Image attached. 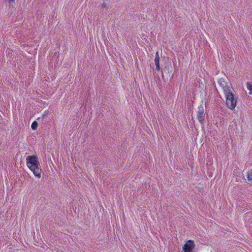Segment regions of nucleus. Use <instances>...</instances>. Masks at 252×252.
<instances>
[{
  "label": "nucleus",
  "mask_w": 252,
  "mask_h": 252,
  "mask_svg": "<svg viewBox=\"0 0 252 252\" xmlns=\"http://www.w3.org/2000/svg\"><path fill=\"white\" fill-rule=\"evenodd\" d=\"M195 246L193 241L189 240L183 248L184 252H192L193 249Z\"/></svg>",
  "instance_id": "4"
},
{
  "label": "nucleus",
  "mask_w": 252,
  "mask_h": 252,
  "mask_svg": "<svg viewBox=\"0 0 252 252\" xmlns=\"http://www.w3.org/2000/svg\"><path fill=\"white\" fill-rule=\"evenodd\" d=\"M27 166L38 178L41 177V169L39 168V162L36 156H29L26 158Z\"/></svg>",
  "instance_id": "1"
},
{
  "label": "nucleus",
  "mask_w": 252,
  "mask_h": 252,
  "mask_svg": "<svg viewBox=\"0 0 252 252\" xmlns=\"http://www.w3.org/2000/svg\"><path fill=\"white\" fill-rule=\"evenodd\" d=\"M197 117L199 122L201 124H203L204 121V108L201 105L198 107Z\"/></svg>",
  "instance_id": "5"
},
{
  "label": "nucleus",
  "mask_w": 252,
  "mask_h": 252,
  "mask_svg": "<svg viewBox=\"0 0 252 252\" xmlns=\"http://www.w3.org/2000/svg\"><path fill=\"white\" fill-rule=\"evenodd\" d=\"M247 88L249 90V94H252V82H248L247 83Z\"/></svg>",
  "instance_id": "7"
},
{
  "label": "nucleus",
  "mask_w": 252,
  "mask_h": 252,
  "mask_svg": "<svg viewBox=\"0 0 252 252\" xmlns=\"http://www.w3.org/2000/svg\"><path fill=\"white\" fill-rule=\"evenodd\" d=\"M9 1H12V2H14L15 1V0H9Z\"/></svg>",
  "instance_id": "10"
},
{
  "label": "nucleus",
  "mask_w": 252,
  "mask_h": 252,
  "mask_svg": "<svg viewBox=\"0 0 252 252\" xmlns=\"http://www.w3.org/2000/svg\"><path fill=\"white\" fill-rule=\"evenodd\" d=\"M218 83L223 90L224 94L228 93L231 91V85L227 79L220 78Z\"/></svg>",
  "instance_id": "3"
},
{
  "label": "nucleus",
  "mask_w": 252,
  "mask_h": 252,
  "mask_svg": "<svg viewBox=\"0 0 252 252\" xmlns=\"http://www.w3.org/2000/svg\"><path fill=\"white\" fill-rule=\"evenodd\" d=\"M247 177L248 180L252 184V170L248 172Z\"/></svg>",
  "instance_id": "8"
},
{
  "label": "nucleus",
  "mask_w": 252,
  "mask_h": 252,
  "mask_svg": "<svg viewBox=\"0 0 252 252\" xmlns=\"http://www.w3.org/2000/svg\"><path fill=\"white\" fill-rule=\"evenodd\" d=\"M37 123L36 122V121H34L32 124V126H31V127L32 128V129H35L37 127Z\"/></svg>",
  "instance_id": "9"
},
{
  "label": "nucleus",
  "mask_w": 252,
  "mask_h": 252,
  "mask_svg": "<svg viewBox=\"0 0 252 252\" xmlns=\"http://www.w3.org/2000/svg\"><path fill=\"white\" fill-rule=\"evenodd\" d=\"M226 97V104L228 108L233 110L237 104V97L232 93V91L228 93L224 94Z\"/></svg>",
  "instance_id": "2"
},
{
  "label": "nucleus",
  "mask_w": 252,
  "mask_h": 252,
  "mask_svg": "<svg viewBox=\"0 0 252 252\" xmlns=\"http://www.w3.org/2000/svg\"><path fill=\"white\" fill-rule=\"evenodd\" d=\"M155 63L156 66V69L157 70H159L160 68L159 66V56L158 52H157L156 53Z\"/></svg>",
  "instance_id": "6"
}]
</instances>
